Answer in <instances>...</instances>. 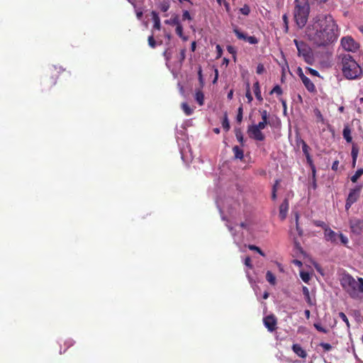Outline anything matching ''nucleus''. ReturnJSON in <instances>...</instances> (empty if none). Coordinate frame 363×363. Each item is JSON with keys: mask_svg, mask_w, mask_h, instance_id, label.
I'll return each instance as SVG.
<instances>
[{"mask_svg": "<svg viewBox=\"0 0 363 363\" xmlns=\"http://www.w3.org/2000/svg\"><path fill=\"white\" fill-rule=\"evenodd\" d=\"M182 19L184 21L186 19L191 20V17L190 16V13L188 11H184L182 14Z\"/></svg>", "mask_w": 363, "mask_h": 363, "instance_id": "53", "label": "nucleus"}, {"mask_svg": "<svg viewBox=\"0 0 363 363\" xmlns=\"http://www.w3.org/2000/svg\"><path fill=\"white\" fill-rule=\"evenodd\" d=\"M303 84H304L305 87L309 92H315V86L314 84L311 82V80L307 77L306 76L303 77V79L301 80Z\"/></svg>", "mask_w": 363, "mask_h": 363, "instance_id": "15", "label": "nucleus"}, {"mask_svg": "<svg viewBox=\"0 0 363 363\" xmlns=\"http://www.w3.org/2000/svg\"><path fill=\"white\" fill-rule=\"evenodd\" d=\"M294 43L297 48L298 56H302L307 64L312 65L314 57L311 48L303 41L294 39Z\"/></svg>", "mask_w": 363, "mask_h": 363, "instance_id": "4", "label": "nucleus"}, {"mask_svg": "<svg viewBox=\"0 0 363 363\" xmlns=\"http://www.w3.org/2000/svg\"><path fill=\"white\" fill-rule=\"evenodd\" d=\"M233 32L238 39L247 41V34L241 32L237 26L233 28Z\"/></svg>", "mask_w": 363, "mask_h": 363, "instance_id": "20", "label": "nucleus"}, {"mask_svg": "<svg viewBox=\"0 0 363 363\" xmlns=\"http://www.w3.org/2000/svg\"><path fill=\"white\" fill-rule=\"evenodd\" d=\"M148 44L152 48H155L156 46V42L154 39L153 35L148 37Z\"/></svg>", "mask_w": 363, "mask_h": 363, "instance_id": "46", "label": "nucleus"}, {"mask_svg": "<svg viewBox=\"0 0 363 363\" xmlns=\"http://www.w3.org/2000/svg\"><path fill=\"white\" fill-rule=\"evenodd\" d=\"M235 137L238 140V141L242 145H243V143H244V137H243V134L241 131V130L240 128H235Z\"/></svg>", "mask_w": 363, "mask_h": 363, "instance_id": "26", "label": "nucleus"}, {"mask_svg": "<svg viewBox=\"0 0 363 363\" xmlns=\"http://www.w3.org/2000/svg\"><path fill=\"white\" fill-rule=\"evenodd\" d=\"M222 126L226 132L230 130V123L226 113L225 114L223 120L222 121Z\"/></svg>", "mask_w": 363, "mask_h": 363, "instance_id": "31", "label": "nucleus"}, {"mask_svg": "<svg viewBox=\"0 0 363 363\" xmlns=\"http://www.w3.org/2000/svg\"><path fill=\"white\" fill-rule=\"evenodd\" d=\"M318 347H321L323 352H329L333 349V346L330 344L323 342H320Z\"/></svg>", "mask_w": 363, "mask_h": 363, "instance_id": "28", "label": "nucleus"}, {"mask_svg": "<svg viewBox=\"0 0 363 363\" xmlns=\"http://www.w3.org/2000/svg\"><path fill=\"white\" fill-rule=\"evenodd\" d=\"M278 183H279V182H278V180H277L275 184L273 186L272 193V200H275L277 199V186Z\"/></svg>", "mask_w": 363, "mask_h": 363, "instance_id": "47", "label": "nucleus"}, {"mask_svg": "<svg viewBox=\"0 0 363 363\" xmlns=\"http://www.w3.org/2000/svg\"><path fill=\"white\" fill-rule=\"evenodd\" d=\"M259 112L262 116V121L257 123L259 126H262L263 128H266L267 125H271V123L269 120V113L267 110H259Z\"/></svg>", "mask_w": 363, "mask_h": 363, "instance_id": "10", "label": "nucleus"}, {"mask_svg": "<svg viewBox=\"0 0 363 363\" xmlns=\"http://www.w3.org/2000/svg\"><path fill=\"white\" fill-rule=\"evenodd\" d=\"M170 7L169 1L167 0H164L159 4V8L162 12H167Z\"/></svg>", "mask_w": 363, "mask_h": 363, "instance_id": "25", "label": "nucleus"}, {"mask_svg": "<svg viewBox=\"0 0 363 363\" xmlns=\"http://www.w3.org/2000/svg\"><path fill=\"white\" fill-rule=\"evenodd\" d=\"M180 23L179 16L175 15L172 18L165 20L164 23L170 26H177Z\"/></svg>", "mask_w": 363, "mask_h": 363, "instance_id": "23", "label": "nucleus"}, {"mask_svg": "<svg viewBox=\"0 0 363 363\" xmlns=\"http://www.w3.org/2000/svg\"><path fill=\"white\" fill-rule=\"evenodd\" d=\"M302 291H303V294L304 296V298H305L306 301L308 303H311L310 293H309L308 289L306 286H303Z\"/></svg>", "mask_w": 363, "mask_h": 363, "instance_id": "34", "label": "nucleus"}, {"mask_svg": "<svg viewBox=\"0 0 363 363\" xmlns=\"http://www.w3.org/2000/svg\"><path fill=\"white\" fill-rule=\"evenodd\" d=\"M354 203L351 202L350 201L346 199V203H345V209L346 210H349V208L352 206V205Z\"/></svg>", "mask_w": 363, "mask_h": 363, "instance_id": "59", "label": "nucleus"}, {"mask_svg": "<svg viewBox=\"0 0 363 363\" xmlns=\"http://www.w3.org/2000/svg\"><path fill=\"white\" fill-rule=\"evenodd\" d=\"M216 48V51H217V53H218V57H221L222 53H223L222 48L220 47V45H217Z\"/></svg>", "mask_w": 363, "mask_h": 363, "instance_id": "57", "label": "nucleus"}, {"mask_svg": "<svg viewBox=\"0 0 363 363\" xmlns=\"http://www.w3.org/2000/svg\"><path fill=\"white\" fill-rule=\"evenodd\" d=\"M324 238L327 242H330L333 244H337V240L340 239L341 243L345 246H347V243L349 242L347 236L341 233H337L330 228H325V232H324Z\"/></svg>", "mask_w": 363, "mask_h": 363, "instance_id": "5", "label": "nucleus"}, {"mask_svg": "<svg viewBox=\"0 0 363 363\" xmlns=\"http://www.w3.org/2000/svg\"><path fill=\"white\" fill-rule=\"evenodd\" d=\"M362 189V184H358L355 186L353 189H351L350 190L347 199L354 203L356 201H357L358 199L359 198Z\"/></svg>", "mask_w": 363, "mask_h": 363, "instance_id": "9", "label": "nucleus"}, {"mask_svg": "<svg viewBox=\"0 0 363 363\" xmlns=\"http://www.w3.org/2000/svg\"><path fill=\"white\" fill-rule=\"evenodd\" d=\"M247 247L250 250H252V251H256L262 257H264L265 256V254L264 252L259 248L256 245H249L247 246Z\"/></svg>", "mask_w": 363, "mask_h": 363, "instance_id": "33", "label": "nucleus"}, {"mask_svg": "<svg viewBox=\"0 0 363 363\" xmlns=\"http://www.w3.org/2000/svg\"><path fill=\"white\" fill-rule=\"evenodd\" d=\"M342 72L343 76L347 79H357L362 76L363 71L359 65L350 54H341Z\"/></svg>", "mask_w": 363, "mask_h": 363, "instance_id": "2", "label": "nucleus"}, {"mask_svg": "<svg viewBox=\"0 0 363 363\" xmlns=\"http://www.w3.org/2000/svg\"><path fill=\"white\" fill-rule=\"evenodd\" d=\"M247 42L251 45L257 44L259 40L255 36H247Z\"/></svg>", "mask_w": 363, "mask_h": 363, "instance_id": "44", "label": "nucleus"}, {"mask_svg": "<svg viewBox=\"0 0 363 363\" xmlns=\"http://www.w3.org/2000/svg\"><path fill=\"white\" fill-rule=\"evenodd\" d=\"M301 143H302V151H303L304 155L306 156V155H310V153H309L310 148H309L308 145L303 140L301 141Z\"/></svg>", "mask_w": 363, "mask_h": 363, "instance_id": "36", "label": "nucleus"}, {"mask_svg": "<svg viewBox=\"0 0 363 363\" xmlns=\"http://www.w3.org/2000/svg\"><path fill=\"white\" fill-rule=\"evenodd\" d=\"M307 163L311 167L314 166V164L313 162L312 158L310 155L306 156Z\"/></svg>", "mask_w": 363, "mask_h": 363, "instance_id": "55", "label": "nucleus"}, {"mask_svg": "<svg viewBox=\"0 0 363 363\" xmlns=\"http://www.w3.org/2000/svg\"><path fill=\"white\" fill-rule=\"evenodd\" d=\"M315 328L319 332L327 333L329 331L328 328L324 326L320 322H315L313 324Z\"/></svg>", "mask_w": 363, "mask_h": 363, "instance_id": "21", "label": "nucleus"}, {"mask_svg": "<svg viewBox=\"0 0 363 363\" xmlns=\"http://www.w3.org/2000/svg\"><path fill=\"white\" fill-rule=\"evenodd\" d=\"M253 88H254V93H255L256 99L258 101H262L263 100V99L261 95V90H260L259 83L258 81H257L256 82L254 83Z\"/></svg>", "mask_w": 363, "mask_h": 363, "instance_id": "17", "label": "nucleus"}, {"mask_svg": "<svg viewBox=\"0 0 363 363\" xmlns=\"http://www.w3.org/2000/svg\"><path fill=\"white\" fill-rule=\"evenodd\" d=\"M245 96H246L249 103H250L253 100V98L251 94L250 89V84L248 82L247 83V91H246Z\"/></svg>", "mask_w": 363, "mask_h": 363, "instance_id": "43", "label": "nucleus"}, {"mask_svg": "<svg viewBox=\"0 0 363 363\" xmlns=\"http://www.w3.org/2000/svg\"><path fill=\"white\" fill-rule=\"evenodd\" d=\"M342 135L343 138L345 139V140L347 143H351L352 140V138L351 135V130L349 128V126L346 125L344 127L343 131H342Z\"/></svg>", "mask_w": 363, "mask_h": 363, "instance_id": "19", "label": "nucleus"}, {"mask_svg": "<svg viewBox=\"0 0 363 363\" xmlns=\"http://www.w3.org/2000/svg\"><path fill=\"white\" fill-rule=\"evenodd\" d=\"M357 291L363 293V279L358 278Z\"/></svg>", "mask_w": 363, "mask_h": 363, "instance_id": "48", "label": "nucleus"}, {"mask_svg": "<svg viewBox=\"0 0 363 363\" xmlns=\"http://www.w3.org/2000/svg\"><path fill=\"white\" fill-rule=\"evenodd\" d=\"M196 43L195 41H193L191 45V50L192 52H194L196 50Z\"/></svg>", "mask_w": 363, "mask_h": 363, "instance_id": "61", "label": "nucleus"}, {"mask_svg": "<svg viewBox=\"0 0 363 363\" xmlns=\"http://www.w3.org/2000/svg\"><path fill=\"white\" fill-rule=\"evenodd\" d=\"M198 77H199V80L200 84L201 85H203V74H202V69H201V66L199 67Z\"/></svg>", "mask_w": 363, "mask_h": 363, "instance_id": "49", "label": "nucleus"}, {"mask_svg": "<svg viewBox=\"0 0 363 363\" xmlns=\"http://www.w3.org/2000/svg\"><path fill=\"white\" fill-rule=\"evenodd\" d=\"M240 11L241 12L242 14H243L245 16H247V15H249V13L250 12V9L249 6L245 4L242 8H240Z\"/></svg>", "mask_w": 363, "mask_h": 363, "instance_id": "39", "label": "nucleus"}, {"mask_svg": "<svg viewBox=\"0 0 363 363\" xmlns=\"http://www.w3.org/2000/svg\"><path fill=\"white\" fill-rule=\"evenodd\" d=\"M277 94L281 95L282 94V89L279 85H276L272 90L270 91V94Z\"/></svg>", "mask_w": 363, "mask_h": 363, "instance_id": "40", "label": "nucleus"}, {"mask_svg": "<svg viewBox=\"0 0 363 363\" xmlns=\"http://www.w3.org/2000/svg\"><path fill=\"white\" fill-rule=\"evenodd\" d=\"M163 56L164 57L167 62L169 61L172 57V52L169 50V48H167L163 52Z\"/></svg>", "mask_w": 363, "mask_h": 363, "instance_id": "45", "label": "nucleus"}, {"mask_svg": "<svg viewBox=\"0 0 363 363\" xmlns=\"http://www.w3.org/2000/svg\"><path fill=\"white\" fill-rule=\"evenodd\" d=\"M295 218H296V230L298 232V234L299 236H302L303 235V230L300 228L299 226V224H298V218H299V216H298V213H296L295 215Z\"/></svg>", "mask_w": 363, "mask_h": 363, "instance_id": "35", "label": "nucleus"}, {"mask_svg": "<svg viewBox=\"0 0 363 363\" xmlns=\"http://www.w3.org/2000/svg\"><path fill=\"white\" fill-rule=\"evenodd\" d=\"M288 210L289 201L287 199H284L279 206V217L281 220H283L286 218Z\"/></svg>", "mask_w": 363, "mask_h": 363, "instance_id": "11", "label": "nucleus"}, {"mask_svg": "<svg viewBox=\"0 0 363 363\" xmlns=\"http://www.w3.org/2000/svg\"><path fill=\"white\" fill-rule=\"evenodd\" d=\"M227 50L228 52L231 54L234 58V60L235 61L236 60V53H237V51L235 50V48L232 46V45H228L227 46Z\"/></svg>", "mask_w": 363, "mask_h": 363, "instance_id": "37", "label": "nucleus"}, {"mask_svg": "<svg viewBox=\"0 0 363 363\" xmlns=\"http://www.w3.org/2000/svg\"><path fill=\"white\" fill-rule=\"evenodd\" d=\"M294 20L298 28L306 26L311 12L308 0H294Z\"/></svg>", "mask_w": 363, "mask_h": 363, "instance_id": "3", "label": "nucleus"}, {"mask_svg": "<svg viewBox=\"0 0 363 363\" xmlns=\"http://www.w3.org/2000/svg\"><path fill=\"white\" fill-rule=\"evenodd\" d=\"M300 277L302 279V280L307 283L310 280V275L308 272H301L300 273Z\"/></svg>", "mask_w": 363, "mask_h": 363, "instance_id": "42", "label": "nucleus"}, {"mask_svg": "<svg viewBox=\"0 0 363 363\" xmlns=\"http://www.w3.org/2000/svg\"><path fill=\"white\" fill-rule=\"evenodd\" d=\"M266 279L272 285H274L276 284V277L273 274V273L272 272H270V271H267V272Z\"/></svg>", "mask_w": 363, "mask_h": 363, "instance_id": "27", "label": "nucleus"}, {"mask_svg": "<svg viewBox=\"0 0 363 363\" xmlns=\"http://www.w3.org/2000/svg\"><path fill=\"white\" fill-rule=\"evenodd\" d=\"M185 57H186V50H185V49H182L179 53V61L181 63H182V62L184 60Z\"/></svg>", "mask_w": 363, "mask_h": 363, "instance_id": "50", "label": "nucleus"}, {"mask_svg": "<svg viewBox=\"0 0 363 363\" xmlns=\"http://www.w3.org/2000/svg\"><path fill=\"white\" fill-rule=\"evenodd\" d=\"M308 70L313 76L319 77V72L317 70L312 68H308Z\"/></svg>", "mask_w": 363, "mask_h": 363, "instance_id": "54", "label": "nucleus"}, {"mask_svg": "<svg viewBox=\"0 0 363 363\" xmlns=\"http://www.w3.org/2000/svg\"><path fill=\"white\" fill-rule=\"evenodd\" d=\"M314 224L317 227H321L324 229V232H325V228H329V227L325 224V222L322 220H315Z\"/></svg>", "mask_w": 363, "mask_h": 363, "instance_id": "38", "label": "nucleus"}, {"mask_svg": "<svg viewBox=\"0 0 363 363\" xmlns=\"http://www.w3.org/2000/svg\"><path fill=\"white\" fill-rule=\"evenodd\" d=\"M242 106H240L238 109V114H237V116H236V121L238 122V123H241L242 121Z\"/></svg>", "mask_w": 363, "mask_h": 363, "instance_id": "41", "label": "nucleus"}, {"mask_svg": "<svg viewBox=\"0 0 363 363\" xmlns=\"http://www.w3.org/2000/svg\"><path fill=\"white\" fill-rule=\"evenodd\" d=\"M264 324L269 331L273 332L277 328V319H263Z\"/></svg>", "mask_w": 363, "mask_h": 363, "instance_id": "13", "label": "nucleus"}, {"mask_svg": "<svg viewBox=\"0 0 363 363\" xmlns=\"http://www.w3.org/2000/svg\"><path fill=\"white\" fill-rule=\"evenodd\" d=\"M233 152L234 153V156L235 159L242 160L244 157V152L243 150L239 147L238 145H235L233 147Z\"/></svg>", "mask_w": 363, "mask_h": 363, "instance_id": "18", "label": "nucleus"}, {"mask_svg": "<svg viewBox=\"0 0 363 363\" xmlns=\"http://www.w3.org/2000/svg\"><path fill=\"white\" fill-rule=\"evenodd\" d=\"M341 45L343 49L349 52H356L359 48V44L350 36L344 37L341 39Z\"/></svg>", "mask_w": 363, "mask_h": 363, "instance_id": "8", "label": "nucleus"}, {"mask_svg": "<svg viewBox=\"0 0 363 363\" xmlns=\"http://www.w3.org/2000/svg\"><path fill=\"white\" fill-rule=\"evenodd\" d=\"M195 99L200 106L203 104L204 95L201 91H197L195 94Z\"/></svg>", "mask_w": 363, "mask_h": 363, "instance_id": "24", "label": "nucleus"}, {"mask_svg": "<svg viewBox=\"0 0 363 363\" xmlns=\"http://www.w3.org/2000/svg\"><path fill=\"white\" fill-rule=\"evenodd\" d=\"M293 262L296 266H298V267L302 266V262L301 261L298 260V259H294Z\"/></svg>", "mask_w": 363, "mask_h": 363, "instance_id": "62", "label": "nucleus"}, {"mask_svg": "<svg viewBox=\"0 0 363 363\" xmlns=\"http://www.w3.org/2000/svg\"><path fill=\"white\" fill-rule=\"evenodd\" d=\"M264 65L262 64H259L257 67V73L258 74H261L264 72Z\"/></svg>", "mask_w": 363, "mask_h": 363, "instance_id": "52", "label": "nucleus"}, {"mask_svg": "<svg viewBox=\"0 0 363 363\" xmlns=\"http://www.w3.org/2000/svg\"><path fill=\"white\" fill-rule=\"evenodd\" d=\"M176 33L184 40V41H186L188 38L187 36H185L183 35V27L181 24V23H179L177 26H176Z\"/></svg>", "mask_w": 363, "mask_h": 363, "instance_id": "22", "label": "nucleus"}, {"mask_svg": "<svg viewBox=\"0 0 363 363\" xmlns=\"http://www.w3.org/2000/svg\"><path fill=\"white\" fill-rule=\"evenodd\" d=\"M338 165H339V161L338 160L334 161L333 163V165H332V169L334 171H337V168H338Z\"/></svg>", "mask_w": 363, "mask_h": 363, "instance_id": "58", "label": "nucleus"}, {"mask_svg": "<svg viewBox=\"0 0 363 363\" xmlns=\"http://www.w3.org/2000/svg\"><path fill=\"white\" fill-rule=\"evenodd\" d=\"M182 108L186 116H191L193 113V109L191 108L186 103H182Z\"/></svg>", "mask_w": 363, "mask_h": 363, "instance_id": "30", "label": "nucleus"}, {"mask_svg": "<svg viewBox=\"0 0 363 363\" xmlns=\"http://www.w3.org/2000/svg\"><path fill=\"white\" fill-rule=\"evenodd\" d=\"M306 35L317 47H326L337 40L338 26L330 14H318L308 24Z\"/></svg>", "mask_w": 363, "mask_h": 363, "instance_id": "1", "label": "nucleus"}, {"mask_svg": "<svg viewBox=\"0 0 363 363\" xmlns=\"http://www.w3.org/2000/svg\"><path fill=\"white\" fill-rule=\"evenodd\" d=\"M244 264L245 265H246L247 267H249L250 269H252V264L251 263V259L250 257H247L245 259V261H244Z\"/></svg>", "mask_w": 363, "mask_h": 363, "instance_id": "51", "label": "nucleus"}, {"mask_svg": "<svg viewBox=\"0 0 363 363\" xmlns=\"http://www.w3.org/2000/svg\"><path fill=\"white\" fill-rule=\"evenodd\" d=\"M359 153V147L357 144L353 143L352 146V150H351V156H352V167L353 168L356 166L357 159L358 157Z\"/></svg>", "mask_w": 363, "mask_h": 363, "instance_id": "12", "label": "nucleus"}, {"mask_svg": "<svg viewBox=\"0 0 363 363\" xmlns=\"http://www.w3.org/2000/svg\"><path fill=\"white\" fill-rule=\"evenodd\" d=\"M292 350L294 352L300 357L305 358L307 356L306 352L298 344H294Z\"/></svg>", "mask_w": 363, "mask_h": 363, "instance_id": "14", "label": "nucleus"}, {"mask_svg": "<svg viewBox=\"0 0 363 363\" xmlns=\"http://www.w3.org/2000/svg\"><path fill=\"white\" fill-rule=\"evenodd\" d=\"M263 129L264 128L259 126L257 124H253L248 126L247 134L251 139L257 141H263L265 139V136L262 132Z\"/></svg>", "mask_w": 363, "mask_h": 363, "instance_id": "7", "label": "nucleus"}, {"mask_svg": "<svg viewBox=\"0 0 363 363\" xmlns=\"http://www.w3.org/2000/svg\"><path fill=\"white\" fill-rule=\"evenodd\" d=\"M152 19L154 22L153 28L156 30H160L161 28V23H160V18L159 17L158 13L155 11H152L151 12Z\"/></svg>", "mask_w": 363, "mask_h": 363, "instance_id": "16", "label": "nucleus"}, {"mask_svg": "<svg viewBox=\"0 0 363 363\" xmlns=\"http://www.w3.org/2000/svg\"><path fill=\"white\" fill-rule=\"evenodd\" d=\"M359 223H360V222L358 220L355 223L350 224V228H351L352 232L357 233V234L360 233L361 229L359 226Z\"/></svg>", "mask_w": 363, "mask_h": 363, "instance_id": "32", "label": "nucleus"}, {"mask_svg": "<svg viewBox=\"0 0 363 363\" xmlns=\"http://www.w3.org/2000/svg\"><path fill=\"white\" fill-rule=\"evenodd\" d=\"M164 37L167 38L168 40H171L172 35L169 33L164 32Z\"/></svg>", "mask_w": 363, "mask_h": 363, "instance_id": "63", "label": "nucleus"}, {"mask_svg": "<svg viewBox=\"0 0 363 363\" xmlns=\"http://www.w3.org/2000/svg\"><path fill=\"white\" fill-rule=\"evenodd\" d=\"M358 280H355L351 275H345L342 280L341 284L351 295L355 294L357 291Z\"/></svg>", "mask_w": 363, "mask_h": 363, "instance_id": "6", "label": "nucleus"}, {"mask_svg": "<svg viewBox=\"0 0 363 363\" xmlns=\"http://www.w3.org/2000/svg\"><path fill=\"white\" fill-rule=\"evenodd\" d=\"M297 74L298 75V77L301 78V80L303 79V77H306L304 75V74L303 72V70H302V69L301 67H298L297 69Z\"/></svg>", "mask_w": 363, "mask_h": 363, "instance_id": "56", "label": "nucleus"}, {"mask_svg": "<svg viewBox=\"0 0 363 363\" xmlns=\"http://www.w3.org/2000/svg\"><path fill=\"white\" fill-rule=\"evenodd\" d=\"M233 96V90H230L228 92L227 97H228V99H232Z\"/></svg>", "mask_w": 363, "mask_h": 363, "instance_id": "64", "label": "nucleus"}, {"mask_svg": "<svg viewBox=\"0 0 363 363\" xmlns=\"http://www.w3.org/2000/svg\"><path fill=\"white\" fill-rule=\"evenodd\" d=\"M363 174V168L358 169L354 175L351 177V181L356 183L358 179Z\"/></svg>", "mask_w": 363, "mask_h": 363, "instance_id": "29", "label": "nucleus"}, {"mask_svg": "<svg viewBox=\"0 0 363 363\" xmlns=\"http://www.w3.org/2000/svg\"><path fill=\"white\" fill-rule=\"evenodd\" d=\"M283 21L286 25V30L288 29V18L286 14L283 15L282 16Z\"/></svg>", "mask_w": 363, "mask_h": 363, "instance_id": "60", "label": "nucleus"}]
</instances>
